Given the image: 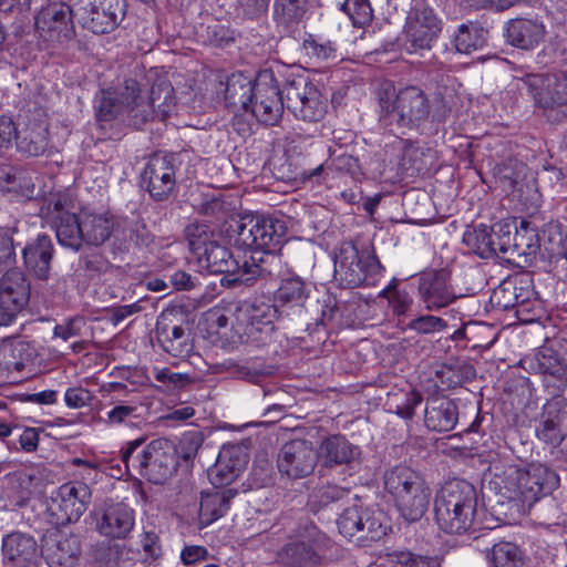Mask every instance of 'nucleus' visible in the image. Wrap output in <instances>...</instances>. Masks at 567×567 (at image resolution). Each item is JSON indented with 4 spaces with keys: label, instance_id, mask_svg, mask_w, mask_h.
Masks as SVG:
<instances>
[{
    "label": "nucleus",
    "instance_id": "f257e3e1",
    "mask_svg": "<svg viewBox=\"0 0 567 567\" xmlns=\"http://www.w3.org/2000/svg\"><path fill=\"white\" fill-rule=\"evenodd\" d=\"M234 231L235 246L249 250V255L245 252L243 257H236L215 240L198 256L199 264L209 272L224 275L221 285H250L258 278L281 276L282 260L277 251L287 234L284 220L246 218Z\"/></svg>",
    "mask_w": 567,
    "mask_h": 567
},
{
    "label": "nucleus",
    "instance_id": "f03ea898",
    "mask_svg": "<svg viewBox=\"0 0 567 567\" xmlns=\"http://www.w3.org/2000/svg\"><path fill=\"white\" fill-rule=\"evenodd\" d=\"M435 520L447 534H462L476 525L477 493L465 480L446 482L434 501Z\"/></svg>",
    "mask_w": 567,
    "mask_h": 567
},
{
    "label": "nucleus",
    "instance_id": "7ed1b4c3",
    "mask_svg": "<svg viewBox=\"0 0 567 567\" xmlns=\"http://www.w3.org/2000/svg\"><path fill=\"white\" fill-rule=\"evenodd\" d=\"M144 439H136L121 451V460L127 472L133 468L153 484H164L178 466L177 450L167 439H156L145 445Z\"/></svg>",
    "mask_w": 567,
    "mask_h": 567
},
{
    "label": "nucleus",
    "instance_id": "20e7f679",
    "mask_svg": "<svg viewBox=\"0 0 567 567\" xmlns=\"http://www.w3.org/2000/svg\"><path fill=\"white\" fill-rule=\"evenodd\" d=\"M384 488L408 522H416L426 513L431 488L420 473L409 466H395L384 474Z\"/></svg>",
    "mask_w": 567,
    "mask_h": 567
},
{
    "label": "nucleus",
    "instance_id": "39448f33",
    "mask_svg": "<svg viewBox=\"0 0 567 567\" xmlns=\"http://www.w3.org/2000/svg\"><path fill=\"white\" fill-rule=\"evenodd\" d=\"M382 269L374 249L370 246L359 249L352 241H343L334 255V278L343 287L374 285Z\"/></svg>",
    "mask_w": 567,
    "mask_h": 567
},
{
    "label": "nucleus",
    "instance_id": "423d86ee",
    "mask_svg": "<svg viewBox=\"0 0 567 567\" xmlns=\"http://www.w3.org/2000/svg\"><path fill=\"white\" fill-rule=\"evenodd\" d=\"M529 371L543 377V385L551 396H561L567 388V340L553 339L523 360Z\"/></svg>",
    "mask_w": 567,
    "mask_h": 567
},
{
    "label": "nucleus",
    "instance_id": "0eeeda50",
    "mask_svg": "<svg viewBox=\"0 0 567 567\" xmlns=\"http://www.w3.org/2000/svg\"><path fill=\"white\" fill-rule=\"evenodd\" d=\"M70 203L65 194H51L41 206L40 216L54 229L62 247L79 251L83 246L82 213H71Z\"/></svg>",
    "mask_w": 567,
    "mask_h": 567
},
{
    "label": "nucleus",
    "instance_id": "6e6552de",
    "mask_svg": "<svg viewBox=\"0 0 567 567\" xmlns=\"http://www.w3.org/2000/svg\"><path fill=\"white\" fill-rule=\"evenodd\" d=\"M91 488L82 482H68L51 493L48 512L51 523L68 525L78 522L91 503Z\"/></svg>",
    "mask_w": 567,
    "mask_h": 567
},
{
    "label": "nucleus",
    "instance_id": "1a4fd4ad",
    "mask_svg": "<svg viewBox=\"0 0 567 567\" xmlns=\"http://www.w3.org/2000/svg\"><path fill=\"white\" fill-rule=\"evenodd\" d=\"M75 19L94 34L110 33L124 19L125 0H78L74 3Z\"/></svg>",
    "mask_w": 567,
    "mask_h": 567
},
{
    "label": "nucleus",
    "instance_id": "9d476101",
    "mask_svg": "<svg viewBox=\"0 0 567 567\" xmlns=\"http://www.w3.org/2000/svg\"><path fill=\"white\" fill-rule=\"evenodd\" d=\"M73 18L74 4L71 7L65 2L53 1L41 8L34 24L44 41L63 43L75 35Z\"/></svg>",
    "mask_w": 567,
    "mask_h": 567
},
{
    "label": "nucleus",
    "instance_id": "9b49d317",
    "mask_svg": "<svg viewBox=\"0 0 567 567\" xmlns=\"http://www.w3.org/2000/svg\"><path fill=\"white\" fill-rule=\"evenodd\" d=\"M141 178L142 185L153 199L157 202L167 199L176 188L174 155L158 152L150 156Z\"/></svg>",
    "mask_w": 567,
    "mask_h": 567
},
{
    "label": "nucleus",
    "instance_id": "f8f14e48",
    "mask_svg": "<svg viewBox=\"0 0 567 567\" xmlns=\"http://www.w3.org/2000/svg\"><path fill=\"white\" fill-rule=\"evenodd\" d=\"M340 534L353 537L360 534L359 539L377 542L386 535L388 526L383 524V515L368 508L362 509L357 503L347 507L337 520Z\"/></svg>",
    "mask_w": 567,
    "mask_h": 567
},
{
    "label": "nucleus",
    "instance_id": "ddd939ff",
    "mask_svg": "<svg viewBox=\"0 0 567 567\" xmlns=\"http://www.w3.org/2000/svg\"><path fill=\"white\" fill-rule=\"evenodd\" d=\"M92 517L95 530L109 539H125L135 526V512L123 502H104Z\"/></svg>",
    "mask_w": 567,
    "mask_h": 567
},
{
    "label": "nucleus",
    "instance_id": "4468645a",
    "mask_svg": "<svg viewBox=\"0 0 567 567\" xmlns=\"http://www.w3.org/2000/svg\"><path fill=\"white\" fill-rule=\"evenodd\" d=\"M318 452L308 440H292L280 449L277 466L282 475L298 480L310 475L317 465Z\"/></svg>",
    "mask_w": 567,
    "mask_h": 567
},
{
    "label": "nucleus",
    "instance_id": "2eb2a0df",
    "mask_svg": "<svg viewBox=\"0 0 567 567\" xmlns=\"http://www.w3.org/2000/svg\"><path fill=\"white\" fill-rule=\"evenodd\" d=\"M41 553L50 567H75L81 543L78 536L54 529L43 536Z\"/></svg>",
    "mask_w": 567,
    "mask_h": 567
},
{
    "label": "nucleus",
    "instance_id": "dca6fc26",
    "mask_svg": "<svg viewBox=\"0 0 567 567\" xmlns=\"http://www.w3.org/2000/svg\"><path fill=\"white\" fill-rule=\"evenodd\" d=\"M420 300L429 311H436L451 305L456 296L444 269H431L419 277Z\"/></svg>",
    "mask_w": 567,
    "mask_h": 567
},
{
    "label": "nucleus",
    "instance_id": "f3484780",
    "mask_svg": "<svg viewBox=\"0 0 567 567\" xmlns=\"http://www.w3.org/2000/svg\"><path fill=\"white\" fill-rule=\"evenodd\" d=\"M441 32V21L431 8H414L409 13L405 35L409 48L413 50L430 49Z\"/></svg>",
    "mask_w": 567,
    "mask_h": 567
},
{
    "label": "nucleus",
    "instance_id": "a211bd4d",
    "mask_svg": "<svg viewBox=\"0 0 567 567\" xmlns=\"http://www.w3.org/2000/svg\"><path fill=\"white\" fill-rule=\"evenodd\" d=\"M279 313L278 305L262 296L244 301L237 308V320L245 324L244 332L252 336L255 332L271 331V324Z\"/></svg>",
    "mask_w": 567,
    "mask_h": 567
},
{
    "label": "nucleus",
    "instance_id": "6ab92c4d",
    "mask_svg": "<svg viewBox=\"0 0 567 567\" xmlns=\"http://www.w3.org/2000/svg\"><path fill=\"white\" fill-rule=\"evenodd\" d=\"M525 84L535 100V106L567 105V75L533 74Z\"/></svg>",
    "mask_w": 567,
    "mask_h": 567
},
{
    "label": "nucleus",
    "instance_id": "aec40b11",
    "mask_svg": "<svg viewBox=\"0 0 567 567\" xmlns=\"http://www.w3.org/2000/svg\"><path fill=\"white\" fill-rule=\"evenodd\" d=\"M556 481L554 472L542 465H533L526 471H516V492L523 502L533 503L548 494Z\"/></svg>",
    "mask_w": 567,
    "mask_h": 567
},
{
    "label": "nucleus",
    "instance_id": "412c9836",
    "mask_svg": "<svg viewBox=\"0 0 567 567\" xmlns=\"http://www.w3.org/2000/svg\"><path fill=\"white\" fill-rule=\"evenodd\" d=\"M247 454L238 445H224L219 451L215 465L208 472L209 480L215 487L231 484L246 468Z\"/></svg>",
    "mask_w": 567,
    "mask_h": 567
},
{
    "label": "nucleus",
    "instance_id": "4be33fe9",
    "mask_svg": "<svg viewBox=\"0 0 567 567\" xmlns=\"http://www.w3.org/2000/svg\"><path fill=\"white\" fill-rule=\"evenodd\" d=\"M156 339L159 346L168 354L186 359L194 350V342L188 333L181 324H176L169 316L162 315L155 328Z\"/></svg>",
    "mask_w": 567,
    "mask_h": 567
},
{
    "label": "nucleus",
    "instance_id": "5701e85b",
    "mask_svg": "<svg viewBox=\"0 0 567 567\" xmlns=\"http://www.w3.org/2000/svg\"><path fill=\"white\" fill-rule=\"evenodd\" d=\"M565 399L551 396L543 408L536 436L553 446L559 445L565 439L564 422L566 419Z\"/></svg>",
    "mask_w": 567,
    "mask_h": 567
},
{
    "label": "nucleus",
    "instance_id": "b1692460",
    "mask_svg": "<svg viewBox=\"0 0 567 567\" xmlns=\"http://www.w3.org/2000/svg\"><path fill=\"white\" fill-rule=\"evenodd\" d=\"M53 255L54 247L50 236L40 234L22 249L23 265L37 279L47 280L50 276Z\"/></svg>",
    "mask_w": 567,
    "mask_h": 567
},
{
    "label": "nucleus",
    "instance_id": "393cba45",
    "mask_svg": "<svg viewBox=\"0 0 567 567\" xmlns=\"http://www.w3.org/2000/svg\"><path fill=\"white\" fill-rule=\"evenodd\" d=\"M318 452V460H321L322 466L332 468L339 465L350 466L359 461L361 450L352 444L343 435H331L322 441Z\"/></svg>",
    "mask_w": 567,
    "mask_h": 567
},
{
    "label": "nucleus",
    "instance_id": "a878e982",
    "mask_svg": "<svg viewBox=\"0 0 567 567\" xmlns=\"http://www.w3.org/2000/svg\"><path fill=\"white\" fill-rule=\"evenodd\" d=\"M31 293L25 275L14 268L8 270L0 279V303L20 313L28 305Z\"/></svg>",
    "mask_w": 567,
    "mask_h": 567
},
{
    "label": "nucleus",
    "instance_id": "bb28decb",
    "mask_svg": "<svg viewBox=\"0 0 567 567\" xmlns=\"http://www.w3.org/2000/svg\"><path fill=\"white\" fill-rule=\"evenodd\" d=\"M38 555L35 539L23 533H11L2 539V558L9 567H27Z\"/></svg>",
    "mask_w": 567,
    "mask_h": 567
},
{
    "label": "nucleus",
    "instance_id": "cd10ccee",
    "mask_svg": "<svg viewBox=\"0 0 567 567\" xmlns=\"http://www.w3.org/2000/svg\"><path fill=\"white\" fill-rule=\"evenodd\" d=\"M121 224L106 214L82 213L83 244L101 246L114 234L118 235Z\"/></svg>",
    "mask_w": 567,
    "mask_h": 567
},
{
    "label": "nucleus",
    "instance_id": "c85d7f7f",
    "mask_svg": "<svg viewBox=\"0 0 567 567\" xmlns=\"http://www.w3.org/2000/svg\"><path fill=\"white\" fill-rule=\"evenodd\" d=\"M544 35L545 27L537 20L517 18L511 20L506 27L508 43L523 50L534 49Z\"/></svg>",
    "mask_w": 567,
    "mask_h": 567
},
{
    "label": "nucleus",
    "instance_id": "c756f323",
    "mask_svg": "<svg viewBox=\"0 0 567 567\" xmlns=\"http://www.w3.org/2000/svg\"><path fill=\"white\" fill-rule=\"evenodd\" d=\"M458 420L457 408L452 400L433 398L427 401L424 414V424L431 431H452Z\"/></svg>",
    "mask_w": 567,
    "mask_h": 567
},
{
    "label": "nucleus",
    "instance_id": "7c9ffc66",
    "mask_svg": "<svg viewBox=\"0 0 567 567\" xmlns=\"http://www.w3.org/2000/svg\"><path fill=\"white\" fill-rule=\"evenodd\" d=\"M310 286L298 275L282 277L275 292V302L279 308H300L309 298Z\"/></svg>",
    "mask_w": 567,
    "mask_h": 567
},
{
    "label": "nucleus",
    "instance_id": "2f4dec72",
    "mask_svg": "<svg viewBox=\"0 0 567 567\" xmlns=\"http://www.w3.org/2000/svg\"><path fill=\"white\" fill-rule=\"evenodd\" d=\"M0 190L11 194L16 200H29L35 196L32 177L20 169L8 168L0 172Z\"/></svg>",
    "mask_w": 567,
    "mask_h": 567
},
{
    "label": "nucleus",
    "instance_id": "473e14b6",
    "mask_svg": "<svg viewBox=\"0 0 567 567\" xmlns=\"http://www.w3.org/2000/svg\"><path fill=\"white\" fill-rule=\"evenodd\" d=\"M237 495L234 488L219 489L204 493L200 501L199 515L206 523H212L223 517L230 507V501Z\"/></svg>",
    "mask_w": 567,
    "mask_h": 567
},
{
    "label": "nucleus",
    "instance_id": "72a5a7b5",
    "mask_svg": "<svg viewBox=\"0 0 567 567\" xmlns=\"http://www.w3.org/2000/svg\"><path fill=\"white\" fill-rule=\"evenodd\" d=\"M16 140L21 152L29 156L42 155L48 147V124L44 121L33 122L27 128L18 131Z\"/></svg>",
    "mask_w": 567,
    "mask_h": 567
},
{
    "label": "nucleus",
    "instance_id": "f704fd0d",
    "mask_svg": "<svg viewBox=\"0 0 567 567\" xmlns=\"http://www.w3.org/2000/svg\"><path fill=\"white\" fill-rule=\"evenodd\" d=\"M225 106H250L254 103V82L243 73L228 76L225 87Z\"/></svg>",
    "mask_w": 567,
    "mask_h": 567
},
{
    "label": "nucleus",
    "instance_id": "c9c22d12",
    "mask_svg": "<svg viewBox=\"0 0 567 567\" xmlns=\"http://www.w3.org/2000/svg\"><path fill=\"white\" fill-rule=\"evenodd\" d=\"M492 237L488 226L480 224L464 231L463 243L481 258H489L497 255V249L502 247L499 243H494Z\"/></svg>",
    "mask_w": 567,
    "mask_h": 567
},
{
    "label": "nucleus",
    "instance_id": "e433bc0d",
    "mask_svg": "<svg viewBox=\"0 0 567 567\" xmlns=\"http://www.w3.org/2000/svg\"><path fill=\"white\" fill-rule=\"evenodd\" d=\"M487 559L492 567H528L524 551L512 542H499L493 545Z\"/></svg>",
    "mask_w": 567,
    "mask_h": 567
},
{
    "label": "nucleus",
    "instance_id": "4c0bfd02",
    "mask_svg": "<svg viewBox=\"0 0 567 567\" xmlns=\"http://www.w3.org/2000/svg\"><path fill=\"white\" fill-rule=\"evenodd\" d=\"M280 91L282 93V100L285 101L286 99L287 101L286 106H290L291 104L322 103L320 101L321 94L317 87L312 83L306 81H293Z\"/></svg>",
    "mask_w": 567,
    "mask_h": 567
},
{
    "label": "nucleus",
    "instance_id": "58836bf2",
    "mask_svg": "<svg viewBox=\"0 0 567 567\" xmlns=\"http://www.w3.org/2000/svg\"><path fill=\"white\" fill-rule=\"evenodd\" d=\"M487 30L476 24H462L455 35V48L458 52L470 54L482 49L486 43Z\"/></svg>",
    "mask_w": 567,
    "mask_h": 567
},
{
    "label": "nucleus",
    "instance_id": "ea45409f",
    "mask_svg": "<svg viewBox=\"0 0 567 567\" xmlns=\"http://www.w3.org/2000/svg\"><path fill=\"white\" fill-rule=\"evenodd\" d=\"M124 547L117 543L101 542L93 549L96 567H125Z\"/></svg>",
    "mask_w": 567,
    "mask_h": 567
},
{
    "label": "nucleus",
    "instance_id": "a19ab883",
    "mask_svg": "<svg viewBox=\"0 0 567 567\" xmlns=\"http://www.w3.org/2000/svg\"><path fill=\"white\" fill-rule=\"evenodd\" d=\"M307 0H275V20L285 27L298 23L306 13Z\"/></svg>",
    "mask_w": 567,
    "mask_h": 567
},
{
    "label": "nucleus",
    "instance_id": "79ce46f5",
    "mask_svg": "<svg viewBox=\"0 0 567 567\" xmlns=\"http://www.w3.org/2000/svg\"><path fill=\"white\" fill-rule=\"evenodd\" d=\"M138 83L135 80H126L120 92L103 91V100L101 106H132L137 104Z\"/></svg>",
    "mask_w": 567,
    "mask_h": 567
},
{
    "label": "nucleus",
    "instance_id": "37998d69",
    "mask_svg": "<svg viewBox=\"0 0 567 567\" xmlns=\"http://www.w3.org/2000/svg\"><path fill=\"white\" fill-rule=\"evenodd\" d=\"M280 103L281 106H285V102L282 100V93L279 90L277 83L270 76L268 81H262L259 78L254 83V103L260 104V106H271V104Z\"/></svg>",
    "mask_w": 567,
    "mask_h": 567
},
{
    "label": "nucleus",
    "instance_id": "c03bdc74",
    "mask_svg": "<svg viewBox=\"0 0 567 567\" xmlns=\"http://www.w3.org/2000/svg\"><path fill=\"white\" fill-rule=\"evenodd\" d=\"M323 164H320L313 169H303L299 172L296 167H292V164L288 159H285V162L281 163L280 165L274 166V174L277 179H280L286 183L295 182L298 179L307 182L312 181L313 178H317L319 181V178L323 174Z\"/></svg>",
    "mask_w": 567,
    "mask_h": 567
},
{
    "label": "nucleus",
    "instance_id": "a18cd8bd",
    "mask_svg": "<svg viewBox=\"0 0 567 567\" xmlns=\"http://www.w3.org/2000/svg\"><path fill=\"white\" fill-rule=\"evenodd\" d=\"M185 234L190 250L197 257L200 255V251L208 247V244H213L216 240L209 227L202 223L189 224L185 229Z\"/></svg>",
    "mask_w": 567,
    "mask_h": 567
},
{
    "label": "nucleus",
    "instance_id": "49530a36",
    "mask_svg": "<svg viewBox=\"0 0 567 567\" xmlns=\"http://www.w3.org/2000/svg\"><path fill=\"white\" fill-rule=\"evenodd\" d=\"M354 27H365L373 18V9L369 0H344L341 6Z\"/></svg>",
    "mask_w": 567,
    "mask_h": 567
},
{
    "label": "nucleus",
    "instance_id": "de8ad7c7",
    "mask_svg": "<svg viewBox=\"0 0 567 567\" xmlns=\"http://www.w3.org/2000/svg\"><path fill=\"white\" fill-rule=\"evenodd\" d=\"M403 144L402 155L399 162L400 168L408 175L413 176L414 174L423 169L422 164V152L412 142L401 141Z\"/></svg>",
    "mask_w": 567,
    "mask_h": 567
},
{
    "label": "nucleus",
    "instance_id": "09e8293b",
    "mask_svg": "<svg viewBox=\"0 0 567 567\" xmlns=\"http://www.w3.org/2000/svg\"><path fill=\"white\" fill-rule=\"evenodd\" d=\"M313 557L315 551L305 543H291L285 547L284 559L291 567H307Z\"/></svg>",
    "mask_w": 567,
    "mask_h": 567
},
{
    "label": "nucleus",
    "instance_id": "8fccbe9b",
    "mask_svg": "<svg viewBox=\"0 0 567 567\" xmlns=\"http://www.w3.org/2000/svg\"><path fill=\"white\" fill-rule=\"evenodd\" d=\"M123 228V239L132 241L137 247H147L153 243V235L141 220H135L131 224H126Z\"/></svg>",
    "mask_w": 567,
    "mask_h": 567
},
{
    "label": "nucleus",
    "instance_id": "3c124183",
    "mask_svg": "<svg viewBox=\"0 0 567 567\" xmlns=\"http://www.w3.org/2000/svg\"><path fill=\"white\" fill-rule=\"evenodd\" d=\"M542 240L548 244L546 249L551 255H564L567 240V231L564 233L559 224H550L543 231Z\"/></svg>",
    "mask_w": 567,
    "mask_h": 567
},
{
    "label": "nucleus",
    "instance_id": "603ef678",
    "mask_svg": "<svg viewBox=\"0 0 567 567\" xmlns=\"http://www.w3.org/2000/svg\"><path fill=\"white\" fill-rule=\"evenodd\" d=\"M350 496V489L334 484L321 485L313 494V497L322 506L343 501Z\"/></svg>",
    "mask_w": 567,
    "mask_h": 567
},
{
    "label": "nucleus",
    "instance_id": "864d4df0",
    "mask_svg": "<svg viewBox=\"0 0 567 567\" xmlns=\"http://www.w3.org/2000/svg\"><path fill=\"white\" fill-rule=\"evenodd\" d=\"M400 120L396 133L405 134L406 130L417 128L421 122L427 116L426 109H404L399 111Z\"/></svg>",
    "mask_w": 567,
    "mask_h": 567
},
{
    "label": "nucleus",
    "instance_id": "5fc2aeb1",
    "mask_svg": "<svg viewBox=\"0 0 567 567\" xmlns=\"http://www.w3.org/2000/svg\"><path fill=\"white\" fill-rule=\"evenodd\" d=\"M447 327L445 320L440 317L426 315L413 319L409 323V328L419 333H434L444 330Z\"/></svg>",
    "mask_w": 567,
    "mask_h": 567
},
{
    "label": "nucleus",
    "instance_id": "6e6d98bb",
    "mask_svg": "<svg viewBox=\"0 0 567 567\" xmlns=\"http://www.w3.org/2000/svg\"><path fill=\"white\" fill-rule=\"evenodd\" d=\"M137 406L130 404H117L113 409H111L105 419L103 420L105 424L114 426L126 423L131 419H136Z\"/></svg>",
    "mask_w": 567,
    "mask_h": 567
},
{
    "label": "nucleus",
    "instance_id": "4d7b16f0",
    "mask_svg": "<svg viewBox=\"0 0 567 567\" xmlns=\"http://www.w3.org/2000/svg\"><path fill=\"white\" fill-rule=\"evenodd\" d=\"M173 86L166 80H159L154 83L150 92V103L152 106H168L173 99Z\"/></svg>",
    "mask_w": 567,
    "mask_h": 567
},
{
    "label": "nucleus",
    "instance_id": "13d9d810",
    "mask_svg": "<svg viewBox=\"0 0 567 567\" xmlns=\"http://www.w3.org/2000/svg\"><path fill=\"white\" fill-rule=\"evenodd\" d=\"M303 48L310 58H316L319 61H328L336 58V49L330 42L321 43L310 37L303 41Z\"/></svg>",
    "mask_w": 567,
    "mask_h": 567
},
{
    "label": "nucleus",
    "instance_id": "bf43d9fd",
    "mask_svg": "<svg viewBox=\"0 0 567 567\" xmlns=\"http://www.w3.org/2000/svg\"><path fill=\"white\" fill-rule=\"evenodd\" d=\"M93 394L82 386L68 388L64 393V402L70 409H82L91 403Z\"/></svg>",
    "mask_w": 567,
    "mask_h": 567
},
{
    "label": "nucleus",
    "instance_id": "052dcab7",
    "mask_svg": "<svg viewBox=\"0 0 567 567\" xmlns=\"http://www.w3.org/2000/svg\"><path fill=\"white\" fill-rule=\"evenodd\" d=\"M426 102L423 91L416 86H408L398 92L395 106H424Z\"/></svg>",
    "mask_w": 567,
    "mask_h": 567
},
{
    "label": "nucleus",
    "instance_id": "680f3d73",
    "mask_svg": "<svg viewBox=\"0 0 567 567\" xmlns=\"http://www.w3.org/2000/svg\"><path fill=\"white\" fill-rule=\"evenodd\" d=\"M85 324L83 318L75 317L69 319L66 322L62 324H56L53 330V337L62 339L63 341H68L73 337H78L81 334V329Z\"/></svg>",
    "mask_w": 567,
    "mask_h": 567
},
{
    "label": "nucleus",
    "instance_id": "e2e57ef3",
    "mask_svg": "<svg viewBox=\"0 0 567 567\" xmlns=\"http://www.w3.org/2000/svg\"><path fill=\"white\" fill-rule=\"evenodd\" d=\"M255 122L256 115L252 109H238V111L233 116V127L240 135L251 133Z\"/></svg>",
    "mask_w": 567,
    "mask_h": 567
},
{
    "label": "nucleus",
    "instance_id": "0e129e2a",
    "mask_svg": "<svg viewBox=\"0 0 567 567\" xmlns=\"http://www.w3.org/2000/svg\"><path fill=\"white\" fill-rule=\"evenodd\" d=\"M270 0H238V11L248 19H256L265 14Z\"/></svg>",
    "mask_w": 567,
    "mask_h": 567
},
{
    "label": "nucleus",
    "instance_id": "69168bd1",
    "mask_svg": "<svg viewBox=\"0 0 567 567\" xmlns=\"http://www.w3.org/2000/svg\"><path fill=\"white\" fill-rule=\"evenodd\" d=\"M95 117L102 130L113 128L124 122V112L121 109H97Z\"/></svg>",
    "mask_w": 567,
    "mask_h": 567
},
{
    "label": "nucleus",
    "instance_id": "338daca9",
    "mask_svg": "<svg viewBox=\"0 0 567 567\" xmlns=\"http://www.w3.org/2000/svg\"><path fill=\"white\" fill-rule=\"evenodd\" d=\"M203 443V436L199 432H189L183 436L179 442V452L184 460H190Z\"/></svg>",
    "mask_w": 567,
    "mask_h": 567
},
{
    "label": "nucleus",
    "instance_id": "774afa93",
    "mask_svg": "<svg viewBox=\"0 0 567 567\" xmlns=\"http://www.w3.org/2000/svg\"><path fill=\"white\" fill-rule=\"evenodd\" d=\"M421 393L411 390L405 393V399L401 404L395 405V413L403 419H412L415 408L422 402Z\"/></svg>",
    "mask_w": 567,
    "mask_h": 567
}]
</instances>
